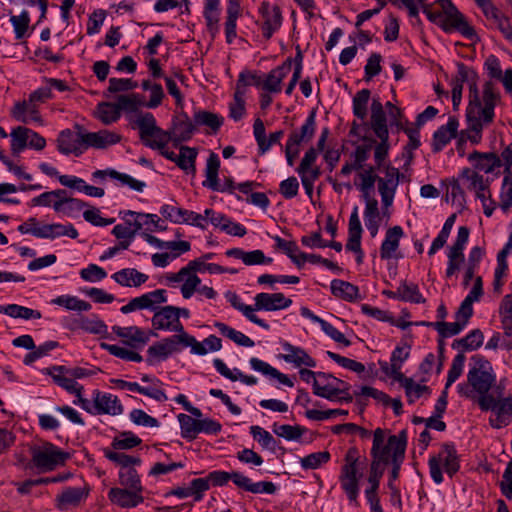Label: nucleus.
<instances>
[{"mask_svg":"<svg viewBox=\"0 0 512 512\" xmlns=\"http://www.w3.org/2000/svg\"><path fill=\"white\" fill-rule=\"evenodd\" d=\"M464 363L465 355L463 353H459L454 357L451 368L448 372L445 389L435 405L434 416L442 417L443 413L445 412L447 406V389L461 376L464 368Z\"/></svg>","mask_w":512,"mask_h":512,"instance_id":"f3484780","label":"nucleus"},{"mask_svg":"<svg viewBox=\"0 0 512 512\" xmlns=\"http://www.w3.org/2000/svg\"><path fill=\"white\" fill-rule=\"evenodd\" d=\"M245 90L236 88L233 102L230 104V117L235 121L240 120L246 112L244 101Z\"/></svg>","mask_w":512,"mask_h":512,"instance_id":"774afa93","label":"nucleus"},{"mask_svg":"<svg viewBox=\"0 0 512 512\" xmlns=\"http://www.w3.org/2000/svg\"><path fill=\"white\" fill-rule=\"evenodd\" d=\"M330 459L328 451L311 453L301 458L300 463L304 469H317L322 464L327 463Z\"/></svg>","mask_w":512,"mask_h":512,"instance_id":"338daca9","label":"nucleus"},{"mask_svg":"<svg viewBox=\"0 0 512 512\" xmlns=\"http://www.w3.org/2000/svg\"><path fill=\"white\" fill-rule=\"evenodd\" d=\"M83 147L106 149L107 147L117 144L121 141V135L109 130H100L98 132H87L80 135Z\"/></svg>","mask_w":512,"mask_h":512,"instance_id":"dca6fc26","label":"nucleus"},{"mask_svg":"<svg viewBox=\"0 0 512 512\" xmlns=\"http://www.w3.org/2000/svg\"><path fill=\"white\" fill-rule=\"evenodd\" d=\"M119 484L122 487L143 492L141 479L135 467L119 471Z\"/></svg>","mask_w":512,"mask_h":512,"instance_id":"13d9d810","label":"nucleus"},{"mask_svg":"<svg viewBox=\"0 0 512 512\" xmlns=\"http://www.w3.org/2000/svg\"><path fill=\"white\" fill-rule=\"evenodd\" d=\"M459 121L455 116L449 117L448 123L442 125L433 135L432 150L440 152L457 135Z\"/></svg>","mask_w":512,"mask_h":512,"instance_id":"b1692460","label":"nucleus"},{"mask_svg":"<svg viewBox=\"0 0 512 512\" xmlns=\"http://www.w3.org/2000/svg\"><path fill=\"white\" fill-rule=\"evenodd\" d=\"M229 301L231 305L243 313V315L252 323L262 327L263 329L268 330L269 325L264 322L262 319H260L255 313H254V306L245 305L240 302L239 297L236 294H231L229 297Z\"/></svg>","mask_w":512,"mask_h":512,"instance_id":"de8ad7c7","label":"nucleus"},{"mask_svg":"<svg viewBox=\"0 0 512 512\" xmlns=\"http://www.w3.org/2000/svg\"><path fill=\"white\" fill-rule=\"evenodd\" d=\"M48 374L51 375L57 385L64 388L68 392L75 395H79V393L82 392V386L78 385V383L66 373H59L54 371V366L48 370Z\"/></svg>","mask_w":512,"mask_h":512,"instance_id":"603ef678","label":"nucleus"},{"mask_svg":"<svg viewBox=\"0 0 512 512\" xmlns=\"http://www.w3.org/2000/svg\"><path fill=\"white\" fill-rule=\"evenodd\" d=\"M112 278L121 286L139 287L148 280V275L135 268H125L114 273Z\"/></svg>","mask_w":512,"mask_h":512,"instance_id":"72a5a7b5","label":"nucleus"},{"mask_svg":"<svg viewBox=\"0 0 512 512\" xmlns=\"http://www.w3.org/2000/svg\"><path fill=\"white\" fill-rule=\"evenodd\" d=\"M152 326L157 330H169L178 334H188L185 332L180 320H178L175 306L158 307L152 317Z\"/></svg>","mask_w":512,"mask_h":512,"instance_id":"ddd939ff","label":"nucleus"},{"mask_svg":"<svg viewBox=\"0 0 512 512\" xmlns=\"http://www.w3.org/2000/svg\"><path fill=\"white\" fill-rule=\"evenodd\" d=\"M250 365L254 370L259 371L272 378H276L283 385H286L288 387H293L294 385L287 375L279 372L276 368L272 367L268 363L258 358H251Z\"/></svg>","mask_w":512,"mask_h":512,"instance_id":"ea45409f","label":"nucleus"},{"mask_svg":"<svg viewBox=\"0 0 512 512\" xmlns=\"http://www.w3.org/2000/svg\"><path fill=\"white\" fill-rule=\"evenodd\" d=\"M292 305V300L285 297L283 293H258L254 297V312L259 310L278 311Z\"/></svg>","mask_w":512,"mask_h":512,"instance_id":"a211bd4d","label":"nucleus"},{"mask_svg":"<svg viewBox=\"0 0 512 512\" xmlns=\"http://www.w3.org/2000/svg\"><path fill=\"white\" fill-rule=\"evenodd\" d=\"M30 129L23 126L14 128L10 134L11 136V151L13 154H18L26 146H28Z\"/></svg>","mask_w":512,"mask_h":512,"instance_id":"5fc2aeb1","label":"nucleus"},{"mask_svg":"<svg viewBox=\"0 0 512 512\" xmlns=\"http://www.w3.org/2000/svg\"><path fill=\"white\" fill-rule=\"evenodd\" d=\"M476 364L467 374V383L457 386L461 396L474 398L478 395L477 403L482 411H489L494 404V396L489 391L495 386L496 375L491 364L482 357H476Z\"/></svg>","mask_w":512,"mask_h":512,"instance_id":"f257e3e1","label":"nucleus"},{"mask_svg":"<svg viewBox=\"0 0 512 512\" xmlns=\"http://www.w3.org/2000/svg\"><path fill=\"white\" fill-rule=\"evenodd\" d=\"M160 213L165 219L170 220L173 223H188L202 229L205 228L203 223L205 217L196 212L165 204L161 207Z\"/></svg>","mask_w":512,"mask_h":512,"instance_id":"2eb2a0df","label":"nucleus"},{"mask_svg":"<svg viewBox=\"0 0 512 512\" xmlns=\"http://www.w3.org/2000/svg\"><path fill=\"white\" fill-rule=\"evenodd\" d=\"M403 235L404 232L400 226L391 227L386 231L385 239L380 247V257L382 259L397 258L396 251Z\"/></svg>","mask_w":512,"mask_h":512,"instance_id":"c85d7f7f","label":"nucleus"},{"mask_svg":"<svg viewBox=\"0 0 512 512\" xmlns=\"http://www.w3.org/2000/svg\"><path fill=\"white\" fill-rule=\"evenodd\" d=\"M398 296L404 300L413 303H425L426 299L422 296L416 284H408L406 281L402 282L397 289Z\"/></svg>","mask_w":512,"mask_h":512,"instance_id":"6e6d98bb","label":"nucleus"},{"mask_svg":"<svg viewBox=\"0 0 512 512\" xmlns=\"http://www.w3.org/2000/svg\"><path fill=\"white\" fill-rule=\"evenodd\" d=\"M240 15V5L236 0H230L227 7L225 34L227 43H232L236 37V22Z\"/></svg>","mask_w":512,"mask_h":512,"instance_id":"4c0bfd02","label":"nucleus"},{"mask_svg":"<svg viewBox=\"0 0 512 512\" xmlns=\"http://www.w3.org/2000/svg\"><path fill=\"white\" fill-rule=\"evenodd\" d=\"M334 376L323 372L317 373V379L313 381V393L330 401L350 403L353 397L347 393V388H340L333 381Z\"/></svg>","mask_w":512,"mask_h":512,"instance_id":"6e6552de","label":"nucleus"},{"mask_svg":"<svg viewBox=\"0 0 512 512\" xmlns=\"http://www.w3.org/2000/svg\"><path fill=\"white\" fill-rule=\"evenodd\" d=\"M124 224L114 226L112 234L117 239H134L135 235L142 229V219H150L155 225V229L166 230L167 226L160 223V218L156 214L140 213L132 210L121 212Z\"/></svg>","mask_w":512,"mask_h":512,"instance_id":"423d86ee","label":"nucleus"},{"mask_svg":"<svg viewBox=\"0 0 512 512\" xmlns=\"http://www.w3.org/2000/svg\"><path fill=\"white\" fill-rule=\"evenodd\" d=\"M316 129V112L314 110L311 111L309 116L307 117L305 123L301 126L299 131H293L289 135V139L291 143H307L314 136Z\"/></svg>","mask_w":512,"mask_h":512,"instance_id":"e433bc0d","label":"nucleus"},{"mask_svg":"<svg viewBox=\"0 0 512 512\" xmlns=\"http://www.w3.org/2000/svg\"><path fill=\"white\" fill-rule=\"evenodd\" d=\"M0 312L13 318L23 319H39L41 313L28 307L20 306L17 304H9L7 306H0Z\"/></svg>","mask_w":512,"mask_h":512,"instance_id":"8fccbe9b","label":"nucleus"},{"mask_svg":"<svg viewBox=\"0 0 512 512\" xmlns=\"http://www.w3.org/2000/svg\"><path fill=\"white\" fill-rule=\"evenodd\" d=\"M88 496V490L81 487H68L58 495L57 499L61 505L77 506Z\"/></svg>","mask_w":512,"mask_h":512,"instance_id":"49530a36","label":"nucleus"},{"mask_svg":"<svg viewBox=\"0 0 512 512\" xmlns=\"http://www.w3.org/2000/svg\"><path fill=\"white\" fill-rule=\"evenodd\" d=\"M384 467H377V464L370 465V473L368 482L370 487L366 489L365 494L368 502L370 503L371 510L380 512V500L377 495V491L380 485V480L384 473Z\"/></svg>","mask_w":512,"mask_h":512,"instance_id":"bb28decb","label":"nucleus"},{"mask_svg":"<svg viewBox=\"0 0 512 512\" xmlns=\"http://www.w3.org/2000/svg\"><path fill=\"white\" fill-rule=\"evenodd\" d=\"M231 480L237 487L254 494H273L276 491V486L272 482L261 481L252 483L250 478L240 472H232Z\"/></svg>","mask_w":512,"mask_h":512,"instance_id":"393cba45","label":"nucleus"},{"mask_svg":"<svg viewBox=\"0 0 512 512\" xmlns=\"http://www.w3.org/2000/svg\"><path fill=\"white\" fill-rule=\"evenodd\" d=\"M197 150L188 146H181L177 156L176 165L187 174L194 175L196 173L195 161Z\"/></svg>","mask_w":512,"mask_h":512,"instance_id":"a19ab883","label":"nucleus"},{"mask_svg":"<svg viewBox=\"0 0 512 512\" xmlns=\"http://www.w3.org/2000/svg\"><path fill=\"white\" fill-rule=\"evenodd\" d=\"M203 15L207 29L214 37L219 31L220 0H205Z\"/></svg>","mask_w":512,"mask_h":512,"instance_id":"f704fd0d","label":"nucleus"},{"mask_svg":"<svg viewBox=\"0 0 512 512\" xmlns=\"http://www.w3.org/2000/svg\"><path fill=\"white\" fill-rule=\"evenodd\" d=\"M385 176H378V191L396 192L400 179L404 177L399 170L391 165L385 167Z\"/></svg>","mask_w":512,"mask_h":512,"instance_id":"58836bf2","label":"nucleus"},{"mask_svg":"<svg viewBox=\"0 0 512 512\" xmlns=\"http://www.w3.org/2000/svg\"><path fill=\"white\" fill-rule=\"evenodd\" d=\"M121 116L117 103L101 102L97 106V117L106 125L116 122Z\"/></svg>","mask_w":512,"mask_h":512,"instance_id":"09e8293b","label":"nucleus"},{"mask_svg":"<svg viewBox=\"0 0 512 512\" xmlns=\"http://www.w3.org/2000/svg\"><path fill=\"white\" fill-rule=\"evenodd\" d=\"M501 96L491 81L485 82L481 93L474 82L469 87V103L466 108V122H480L490 124L495 116V106L500 102Z\"/></svg>","mask_w":512,"mask_h":512,"instance_id":"f03ea898","label":"nucleus"},{"mask_svg":"<svg viewBox=\"0 0 512 512\" xmlns=\"http://www.w3.org/2000/svg\"><path fill=\"white\" fill-rule=\"evenodd\" d=\"M193 121L196 126H206L211 129L212 132H217L223 124V118L215 113L201 110L195 112Z\"/></svg>","mask_w":512,"mask_h":512,"instance_id":"a18cd8bd","label":"nucleus"},{"mask_svg":"<svg viewBox=\"0 0 512 512\" xmlns=\"http://www.w3.org/2000/svg\"><path fill=\"white\" fill-rule=\"evenodd\" d=\"M484 336L481 330L475 329L471 331L466 337L455 340L452 344L453 348L456 345L463 347L465 350H476L483 344Z\"/></svg>","mask_w":512,"mask_h":512,"instance_id":"680f3d73","label":"nucleus"},{"mask_svg":"<svg viewBox=\"0 0 512 512\" xmlns=\"http://www.w3.org/2000/svg\"><path fill=\"white\" fill-rule=\"evenodd\" d=\"M260 12L264 18L262 25L263 36L270 39L273 33L281 26L282 15L278 6H270L269 3L263 2Z\"/></svg>","mask_w":512,"mask_h":512,"instance_id":"5701e85b","label":"nucleus"},{"mask_svg":"<svg viewBox=\"0 0 512 512\" xmlns=\"http://www.w3.org/2000/svg\"><path fill=\"white\" fill-rule=\"evenodd\" d=\"M370 94L368 89H362L353 98V113L361 120H364L367 116V104Z\"/></svg>","mask_w":512,"mask_h":512,"instance_id":"0e129e2a","label":"nucleus"},{"mask_svg":"<svg viewBox=\"0 0 512 512\" xmlns=\"http://www.w3.org/2000/svg\"><path fill=\"white\" fill-rule=\"evenodd\" d=\"M406 446V430L400 431L398 435H390L386 440L385 430L377 428L373 433L371 464H377V467H383V465H386L395 459L398 450L402 452V457H404Z\"/></svg>","mask_w":512,"mask_h":512,"instance_id":"7ed1b4c3","label":"nucleus"},{"mask_svg":"<svg viewBox=\"0 0 512 512\" xmlns=\"http://www.w3.org/2000/svg\"><path fill=\"white\" fill-rule=\"evenodd\" d=\"M53 303L63 306L68 310L88 311L91 304L74 296L62 295L53 300Z\"/></svg>","mask_w":512,"mask_h":512,"instance_id":"e2e57ef3","label":"nucleus"},{"mask_svg":"<svg viewBox=\"0 0 512 512\" xmlns=\"http://www.w3.org/2000/svg\"><path fill=\"white\" fill-rule=\"evenodd\" d=\"M166 290L157 289L139 297L131 299L126 305L121 307V312L128 314L135 310L150 309L156 311L160 304L167 302Z\"/></svg>","mask_w":512,"mask_h":512,"instance_id":"f8f14e48","label":"nucleus"},{"mask_svg":"<svg viewBox=\"0 0 512 512\" xmlns=\"http://www.w3.org/2000/svg\"><path fill=\"white\" fill-rule=\"evenodd\" d=\"M438 2L446 14L444 24L446 31L453 28L470 40L476 37L475 29L466 21L464 15L458 11L451 0H438Z\"/></svg>","mask_w":512,"mask_h":512,"instance_id":"9d476101","label":"nucleus"},{"mask_svg":"<svg viewBox=\"0 0 512 512\" xmlns=\"http://www.w3.org/2000/svg\"><path fill=\"white\" fill-rule=\"evenodd\" d=\"M291 68L292 59L287 58L280 66L268 73L265 81H263V89L272 93L280 92L281 82L290 73Z\"/></svg>","mask_w":512,"mask_h":512,"instance_id":"a878e982","label":"nucleus"},{"mask_svg":"<svg viewBox=\"0 0 512 512\" xmlns=\"http://www.w3.org/2000/svg\"><path fill=\"white\" fill-rule=\"evenodd\" d=\"M103 452L107 459L120 466V470L131 469L139 466L142 462L139 457L130 456L123 452H116L110 449H104Z\"/></svg>","mask_w":512,"mask_h":512,"instance_id":"37998d69","label":"nucleus"},{"mask_svg":"<svg viewBox=\"0 0 512 512\" xmlns=\"http://www.w3.org/2000/svg\"><path fill=\"white\" fill-rule=\"evenodd\" d=\"M117 105L121 111L127 112H141L139 107L145 106L144 98L139 94L120 95L117 98Z\"/></svg>","mask_w":512,"mask_h":512,"instance_id":"864d4df0","label":"nucleus"},{"mask_svg":"<svg viewBox=\"0 0 512 512\" xmlns=\"http://www.w3.org/2000/svg\"><path fill=\"white\" fill-rule=\"evenodd\" d=\"M443 463L446 473L452 477L459 470V459L456 449L453 445L445 444L437 456L429 460L430 475L435 483L440 484L443 481L441 464Z\"/></svg>","mask_w":512,"mask_h":512,"instance_id":"0eeeda50","label":"nucleus"},{"mask_svg":"<svg viewBox=\"0 0 512 512\" xmlns=\"http://www.w3.org/2000/svg\"><path fill=\"white\" fill-rule=\"evenodd\" d=\"M61 236H68L72 239H76L78 237V231L72 224L63 225L59 223L45 224L35 231V237L38 238L55 239Z\"/></svg>","mask_w":512,"mask_h":512,"instance_id":"c756f323","label":"nucleus"},{"mask_svg":"<svg viewBox=\"0 0 512 512\" xmlns=\"http://www.w3.org/2000/svg\"><path fill=\"white\" fill-rule=\"evenodd\" d=\"M101 347L107 350L111 355L126 361L141 362L142 356L134 351L128 350L114 344L101 343Z\"/></svg>","mask_w":512,"mask_h":512,"instance_id":"052dcab7","label":"nucleus"},{"mask_svg":"<svg viewBox=\"0 0 512 512\" xmlns=\"http://www.w3.org/2000/svg\"><path fill=\"white\" fill-rule=\"evenodd\" d=\"M142 440L132 432H122L112 441V448L115 450H128L139 446Z\"/></svg>","mask_w":512,"mask_h":512,"instance_id":"bf43d9fd","label":"nucleus"},{"mask_svg":"<svg viewBox=\"0 0 512 512\" xmlns=\"http://www.w3.org/2000/svg\"><path fill=\"white\" fill-rule=\"evenodd\" d=\"M10 22L13 25L16 39L21 40L24 38L29 28V13L23 11L20 15H13L10 17Z\"/></svg>","mask_w":512,"mask_h":512,"instance_id":"69168bd1","label":"nucleus"},{"mask_svg":"<svg viewBox=\"0 0 512 512\" xmlns=\"http://www.w3.org/2000/svg\"><path fill=\"white\" fill-rule=\"evenodd\" d=\"M282 348L285 351L283 359L286 362L293 363L297 367L302 365L307 367L316 366L315 360L311 358L302 348L293 346L288 342L283 343Z\"/></svg>","mask_w":512,"mask_h":512,"instance_id":"2f4dec72","label":"nucleus"},{"mask_svg":"<svg viewBox=\"0 0 512 512\" xmlns=\"http://www.w3.org/2000/svg\"><path fill=\"white\" fill-rule=\"evenodd\" d=\"M496 415L495 418H489V424L494 429H500L508 426L512 421V396L504 397L503 399L497 400L494 397L493 407L489 409Z\"/></svg>","mask_w":512,"mask_h":512,"instance_id":"aec40b11","label":"nucleus"},{"mask_svg":"<svg viewBox=\"0 0 512 512\" xmlns=\"http://www.w3.org/2000/svg\"><path fill=\"white\" fill-rule=\"evenodd\" d=\"M371 127L377 137L389 138L386 114L378 99H373L371 104Z\"/></svg>","mask_w":512,"mask_h":512,"instance_id":"473e14b6","label":"nucleus"},{"mask_svg":"<svg viewBox=\"0 0 512 512\" xmlns=\"http://www.w3.org/2000/svg\"><path fill=\"white\" fill-rule=\"evenodd\" d=\"M331 292L338 298L353 301L357 298L358 287L347 281L335 279L331 282Z\"/></svg>","mask_w":512,"mask_h":512,"instance_id":"c03bdc74","label":"nucleus"},{"mask_svg":"<svg viewBox=\"0 0 512 512\" xmlns=\"http://www.w3.org/2000/svg\"><path fill=\"white\" fill-rule=\"evenodd\" d=\"M469 160L475 161V168L485 173H491L495 168L501 166V159L495 153L473 152L469 156Z\"/></svg>","mask_w":512,"mask_h":512,"instance_id":"c9c22d12","label":"nucleus"},{"mask_svg":"<svg viewBox=\"0 0 512 512\" xmlns=\"http://www.w3.org/2000/svg\"><path fill=\"white\" fill-rule=\"evenodd\" d=\"M195 123L190 120L187 114L183 113L173 119L171 133V141L174 146H178L181 142L191 139L195 131Z\"/></svg>","mask_w":512,"mask_h":512,"instance_id":"412c9836","label":"nucleus"},{"mask_svg":"<svg viewBox=\"0 0 512 512\" xmlns=\"http://www.w3.org/2000/svg\"><path fill=\"white\" fill-rule=\"evenodd\" d=\"M94 407L98 414L119 415L123 412V407L117 398L112 394H101L95 392Z\"/></svg>","mask_w":512,"mask_h":512,"instance_id":"7c9ffc66","label":"nucleus"},{"mask_svg":"<svg viewBox=\"0 0 512 512\" xmlns=\"http://www.w3.org/2000/svg\"><path fill=\"white\" fill-rule=\"evenodd\" d=\"M109 500L121 508H134L144 501L142 492L125 487H113L108 492Z\"/></svg>","mask_w":512,"mask_h":512,"instance_id":"6ab92c4d","label":"nucleus"},{"mask_svg":"<svg viewBox=\"0 0 512 512\" xmlns=\"http://www.w3.org/2000/svg\"><path fill=\"white\" fill-rule=\"evenodd\" d=\"M500 316L505 335H512V294L504 296L500 305Z\"/></svg>","mask_w":512,"mask_h":512,"instance_id":"4d7b16f0","label":"nucleus"},{"mask_svg":"<svg viewBox=\"0 0 512 512\" xmlns=\"http://www.w3.org/2000/svg\"><path fill=\"white\" fill-rule=\"evenodd\" d=\"M10 115L12 118L22 123L34 121L43 124L39 107L35 102H30V98H28V100L15 102L10 111Z\"/></svg>","mask_w":512,"mask_h":512,"instance_id":"4be33fe9","label":"nucleus"},{"mask_svg":"<svg viewBox=\"0 0 512 512\" xmlns=\"http://www.w3.org/2000/svg\"><path fill=\"white\" fill-rule=\"evenodd\" d=\"M74 129L75 133L70 129L61 131L57 138V148L64 155L73 153L79 156L85 150L80 139V135L85 134V129L79 124H76Z\"/></svg>","mask_w":512,"mask_h":512,"instance_id":"4468645a","label":"nucleus"},{"mask_svg":"<svg viewBox=\"0 0 512 512\" xmlns=\"http://www.w3.org/2000/svg\"><path fill=\"white\" fill-rule=\"evenodd\" d=\"M219 168L220 160L218 155L214 152L210 153L207 159L205 169L206 180L203 182V186L211 189L212 191H228L232 193L237 186L231 178H226L224 184L220 185L218 180Z\"/></svg>","mask_w":512,"mask_h":512,"instance_id":"9b49d317","label":"nucleus"},{"mask_svg":"<svg viewBox=\"0 0 512 512\" xmlns=\"http://www.w3.org/2000/svg\"><path fill=\"white\" fill-rule=\"evenodd\" d=\"M408 345L397 346L391 355V376L394 380L402 382L404 375L401 373L402 363L409 357Z\"/></svg>","mask_w":512,"mask_h":512,"instance_id":"79ce46f5","label":"nucleus"},{"mask_svg":"<svg viewBox=\"0 0 512 512\" xmlns=\"http://www.w3.org/2000/svg\"><path fill=\"white\" fill-rule=\"evenodd\" d=\"M131 126L138 129L141 142L150 149L162 150L171 141V133L160 128L150 112H138Z\"/></svg>","mask_w":512,"mask_h":512,"instance_id":"20e7f679","label":"nucleus"},{"mask_svg":"<svg viewBox=\"0 0 512 512\" xmlns=\"http://www.w3.org/2000/svg\"><path fill=\"white\" fill-rule=\"evenodd\" d=\"M112 330L118 337L125 339L124 343L132 348L144 346L149 341V336L137 326H114Z\"/></svg>","mask_w":512,"mask_h":512,"instance_id":"cd10ccee","label":"nucleus"},{"mask_svg":"<svg viewBox=\"0 0 512 512\" xmlns=\"http://www.w3.org/2000/svg\"><path fill=\"white\" fill-rule=\"evenodd\" d=\"M178 421L181 427V435L190 441L196 439L199 434V419H195L187 414H179Z\"/></svg>","mask_w":512,"mask_h":512,"instance_id":"3c124183","label":"nucleus"},{"mask_svg":"<svg viewBox=\"0 0 512 512\" xmlns=\"http://www.w3.org/2000/svg\"><path fill=\"white\" fill-rule=\"evenodd\" d=\"M191 347V352L197 355H205L207 350L200 344L195 337L189 334H177L157 342L148 348V354L151 357L160 360L166 359L171 353L178 350L177 344Z\"/></svg>","mask_w":512,"mask_h":512,"instance_id":"39448f33","label":"nucleus"},{"mask_svg":"<svg viewBox=\"0 0 512 512\" xmlns=\"http://www.w3.org/2000/svg\"><path fill=\"white\" fill-rule=\"evenodd\" d=\"M68 454L51 443H45L41 449H34L32 461L37 468L44 471L54 470L58 465L64 464Z\"/></svg>","mask_w":512,"mask_h":512,"instance_id":"1a4fd4ad","label":"nucleus"}]
</instances>
